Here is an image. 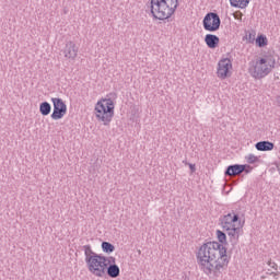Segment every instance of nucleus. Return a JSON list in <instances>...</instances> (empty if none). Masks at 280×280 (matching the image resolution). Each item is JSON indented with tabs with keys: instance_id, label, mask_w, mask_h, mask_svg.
Here are the masks:
<instances>
[{
	"instance_id": "obj_1",
	"label": "nucleus",
	"mask_w": 280,
	"mask_h": 280,
	"mask_svg": "<svg viewBox=\"0 0 280 280\" xmlns=\"http://www.w3.org/2000/svg\"><path fill=\"white\" fill-rule=\"evenodd\" d=\"M197 264L208 277L219 279L222 271L229 268V255L226 247L219 242H207L198 249Z\"/></svg>"
},
{
	"instance_id": "obj_2",
	"label": "nucleus",
	"mask_w": 280,
	"mask_h": 280,
	"mask_svg": "<svg viewBox=\"0 0 280 280\" xmlns=\"http://www.w3.org/2000/svg\"><path fill=\"white\" fill-rule=\"evenodd\" d=\"M178 0H151V14L158 21H165L176 12Z\"/></svg>"
},
{
	"instance_id": "obj_3",
	"label": "nucleus",
	"mask_w": 280,
	"mask_h": 280,
	"mask_svg": "<svg viewBox=\"0 0 280 280\" xmlns=\"http://www.w3.org/2000/svg\"><path fill=\"white\" fill-rule=\"evenodd\" d=\"M94 110L97 121H103L104 126H108L115 117V102H113V98H101Z\"/></svg>"
},
{
	"instance_id": "obj_4",
	"label": "nucleus",
	"mask_w": 280,
	"mask_h": 280,
	"mask_svg": "<svg viewBox=\"0 0 280 280\" xmlns=\"http://www.w3.org/2000/svg\"><path fill=\"white\" fill-rule=\"evenodd\" d=\"M110 264V260L106 256L94 254L88 258V268L95 277H104L106 275V268Z\"/></svg>"
},
{
	"instance_id": "obj_5",
	"label": "nucleus",
	"mask_w": 280,
	"mask_h": 280,
	"mask_svg": "<svg viewBox=\"0 0 280 280\" xmlns=\"http://www.w3.org/2000/svg\"><path fill=\"white\" fill-rule=\"evenodd\" d=\"M272 69H275V60L267 57L257 60L250 72L253 78H256V80H261V78H266V75H268Z\"/></svg>"
},
{
	"instance_id": "obj_6",
	"label": "nucleus",
	"mask_w": 280,
	"mask_h": 280,
	"mask_svg": "<svg viewBox=\"0 0 280 280\" xmlns=\"http://www.w3.org/2000/svg\"><path fill=\"white\" fill-rule=\"evenodd\" d=\"M202 25L206 32H218V30H220V25H222V20H220V15L218 13L209 12L205 15Z\"/></svg>"
},
{
	"instance_id": "obj_7",
	"label": "nucleus",
	"mask_w": 280,
	"mask_h": 280,
	"mask_svg": "<svg viewBox=\"0 0 280 280\" xmlns=\"http://www.w3.org/2000/svg\"><path fill=\"white\" fill-rule=\"evenodd\" d=\"M54 110L51 114V119L55 121L58 119H62L65 115H67V104H65V101L62 98L52 97L51 98Z\"/></svg>"
},
{
	"instance_id": "obj_8",
	"label": "nucleus",
	"mask_w": 280,
	"mask_h": 280,
	"mask_svg": "<svg viewBox=\"0 0 280 280\" xmlns=\"http://www.w3.org/2000/svg\"><path fill=\"white\" fill-rule=\"evenodd\" d=\"M231 69H233V62L229 58L221 59L218 63L217 74L221 80H226L231 77Z\"/></svg>"
},
{
	"instance_id": "obj_9",
	"label": "nucleus",
	"mask_w": 280,
	"mask_h": 280,
	"mask_svg": "<svg viewBox=\"0 0 280 280\" xmlns=\"http://www.w3.org/2000/svg\"><path fill=\"white\" fill-rule=\"evenodd\" d=\"M250 170H253V167H250V165L232 164L226 167L224 175L225 176H240V174H243V172H246V174H249Z\"/></svg>"
},
{
	"instance_id": "obj_10",
	"label": "nucleus",
	"mask_w": 280,
	"mask_h": 280,
	"mask_svg": "<svg viewBox=\"0 0 280 280\" xmlns=\"http://www.w3.org/2000/svg\"><path fill=\"white\" fill-rule=\"evenodd\" d=\"M221 222V226L222 229H233V228H237V222H242L240 221V214H236L234 211H232V213H228L225 215H223L220 219Z\"/></svg>"
},
{
	"instance_id": "obj_11",
	"label": "nucleus",
	"mask_w": 280,
	"mask_h": 280,
	"mask_svg": "<svg viewBox=\"0 0 280 280\" xmlns=\"http://www.w3.org/2000/svg\"><path fill=\"white\" fill-rule=\"evenodd\" d=\"M61 51L63 52L65 58H69L70 60H75L78 57V46H75V43L73 42H67Z\"/></svg>"
},
{
	"instance_id": "obj_12",
	"label": "nucleus",
	"mask_w": 280,
	"mask_h": 280,
	"mask_svg": "<svg viewBox=\"0 0 280 280\" xmlns=\"http://www.w3.org/2000/svg\"><path fill=\"white\" fill-rule=\"evenodd\" d=\"M223 231H226L228 236L230 237V242L232 244H237V241L240 240V233L242 231V228H230V229H223Z\"/></svg>"
},
{
	"instance_id": "obj_13",
	"label": "nucleus",
	"mask_w": 280,
	"mask_h": 280,
	"mask_svg": "<svg viewBox=\"0 0 280 280\" xmlns=\"http://www.w3.org/2000/svg\"><path fill=\"white\" fill-rule=\"evenodd\" d=\"M205 43L207 47H209V49H215V47L220 45V37H218V35L214 34H207L205 36Z\"/></svg>"
},
{
	"instance_id": "obj_14",
	"label": "nucleus",
	"mask_w": 280,
	"mask_h": 280,
	"mask_svg": "<svg viewBox=\"0 0 280 280\" xmlns=\"http://www.w3.org/2000/svg\"><path fill=\"white\" fill-rule=\"evenodd\" d=\"M256 150H258V152H270L272 150H275V143L270 142V141H259L255 144Z\"/></svg>"
},
{
	"instance_id": "obj_15",
	"label": "nucleus",
	"mask_w": 280,
	"mask_h": 280,
	"mask_svg": "<svg viewBox=\"0 0 280 280\" xmlns=\"http://www.w3.org/2000/svg\"><path fill=\"white\" fill-rule=\"evenodd\" d=\"M105 272L110 277V279H117L120 275L119 266L117 264H108Z\"/></svg>"
},
{
	"instance_id": "obj_16",
	"label": "nucleus",
	"mask_w": 280,
	"mask_h": 280,
	"mask_svg": "<svg viewBox=\"0 0 280 280\" xmlns=\"http://www.w3.org/2000/svg\"><path fill=\"white\" fill-rule=\"evenodd\" d=\"M248 3H250V0H230L232 8H240L241 10L248 8Z\"/></svg>"
},
{
	"instance_id": "obj_17",
	"label": "nucleus",
	"mask_w": 280,
	"mask_h": 280,
	"mask_svg": "<svg viewBox=\"0 0 280 280\" xmlns=\"http://www.w3.org/2000/svg\"><path fill=\"white\" fill-rule=\"evenodd\" d=\"M39 113L44 117H47V115H49V113H51V104H49L48 102L40 103L39 104Z\"/></svg>"
},
{
	"instance_id": "obj_18",
	"label": "nucleus",
	"mask_w": 280,
	"mask_h": 280,
	"mask_svg": "<svg viewBox=\"0 0 280 280\" xmlns=\"http://www.w3.org/2000/svg\"><path fill=\"white\" fill-rule=\"evenodd\" d=\"M101 246L103 253H107L108 255H110V253H115V245H113V243L103 242Z\"/></svg>"
},
{
	"instance_id": "obj_19",
	"label": "nucleus",
	"mask_w": 280,
	"mask_h": 280,
	"mask_svg": "<svg viewBox=\"0 0 280 280\" xmlns=\"http://www.w3.org/2000/svg\"><path fill=\"white\" fill-rule=\"evenodd\" d=\"M256 45L257 47H266V45H268V37L264 34L258 35L256 37Z\"/></svg>"
},
{
	"instance_id": "obj_20",
	"label": "nucleus",
	"mask_w": 280,
	"mask_h": 280,
	"mask_svg": "<svg viewBox=\"0 0 280 280\" xmlns=\"http://www.w3.org/2000/svg\"><path fill=\"white\" fill-rule=\"evenodd\" d=\"M84 255H85V264L89 262V257H93V255H97L93 249L91 248V245H84L83 246Z\"/></svg>"
},
{
	"instance_id": "obj_21",
	"label": "nucleus",
	"mask_w": 280,
	"mask_h": 280,
	"mask_svg": "<svg viewBox=\"0 0 280 280\" xmlns=\"http://www.w3.org/2000/svg\"><path fill=\"white\" fill-rule=\"evenodd\" d=\"M217 237H218V240H219L221 246H222V244H226V233H224V232L218 230V231H217Z\"/></svg>"
},
{
	"instance_id": "obj_22",
	"label": "nucleus",
	"mask_w": 280,
	"mask_h": 280,
	"mask_svg": "<svg viewBox=\"0 0 280 280\" xmlns=\"http://www.w3.org/2000/svg\"><path fill=\"white\" fill-rule=\"evenodd\" d=\"M257 161H259V158H257L253 154H249L247 158V163H249V164L257 163Z\"/></svg>"
},
{
	"instance_id": "obj_23",
	"label": "nucleus",
	"mask_w": 280,
	"mask_h": 280,
	"mask_svg": "<svg viewBox=\"0 0 280 280\" xmlns=\"http://www.w3.org/2000/svg\"><path fill=\"white\" fill-rule=\"evenodd\" d=\"M246 40H248V43H255V33H247Z\"/></svg>"
},
{
	"instance_id": "obj_24",
	"label": "nucleus",
	"mask_w": 280,
	"mask_h": 280,
	"mask_svg": "<svg viewBox=\"0 0 280 280\" xmlns=\"http://www.w3.org/2000/svg\"><path fill=\"white\" fill-rule=\"evenodd\" d=\"M233 16L236 21H242V16H244V14L241 11H236L233 13Z\"/></svg>"
},
{
	"instance_id": "obj_25",
	"label": "nucleus",
	"mask_w": 280,
	"mask_h": 280,
	"mask_svg": "<svg viewBox=\"0 0 280 280\" xmlns=\"http://www.w3.org/2000/svg\"><path fill=\"white\" fill-rule=\"evenodd\" d=\"M268 266H270V268H272L273 270H278L279 266L276 262H272V260L268 261Z\"/></svg>"
},
{
	"instance_id": "obj_26",
	"label": "nucleus",
	"mask_w": 280,
	"mask_h": 280,
	"mask_svg": "<svg viewBox=\"0 0 280 280\" xmlns=\"http://www.w3.org/2000/svg\"><path fill=\"white\" fill-rule=\"evenodd\" d=\"M189 170L191 173L196 172V164H189Z\"/></svg>"
},
{
	"instance_id": "obj_27",
	"label": "nucleus",
	"mask_w": 280,
	"mask_h": 280,
	"mask_svg": "<svg viewBox=\"0 0 280 280\" xmlns=\"http://www.w3.org/2000/svg\"><path fill=\"white\" fill-rule=\"evenodd\" d=\"M109 261H110V264H115V257H110V258H107Z\"/></svg>"
},
{
	"instance_id": "obj_28",
	"label": "nucleus",
	"mask_w": 280,
	"mask_h": 280,
	"mask_svg": "<svg viewBox=\"0 0 280 280\" xmlns=\"http://www.w3.org/2000/svg\"><path fill=\"white\" fill-rule=\"evenodd\" d=\"M139 255H141V250H138Z\"/></svg>"
}]
</instances>
